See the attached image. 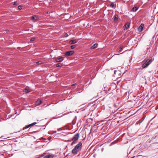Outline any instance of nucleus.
Segmentation results:
<instances>
[{
    "instance_id": "obj_21",
    "label": "nucleus",
    "mask_w": 158,
    "mask_h": 158,
    "mask_svg": "<svg viewBox=\"0 0 158 158\" xmlns=\"http://www.w3.org/2000/svg\"><path fill=\"white\" fill-rule=\"evenodd\" d=\"M123 48V46H121L119 49V51H118V52L119 53L121 52Z\"/></svg>"
},
{
    "instance_id": "obj_19",
    "label": "nucleus",
    "mask_w": 158,
    "mask_h": 158,
    "mask_svg": "<svg viewBox=\"0 0 158 158\" xmlns=\"http://www.w3.org/2000/svg\"><path fill=\"white\" fill-rule=\"evenodd\" d=\"M129 26V24H128L127 25V24H125V29L127 30Z\"/></svg>"
},
{
    "instance_id": "obj_12",
    "label": "nucleus",
    "mask_w": 158,
    "mask_h": 158,
    "mask_svg": "<svg viewBox=\"0 0 158 158\" xmlns=\"http://www.w3.org/2000/svg\"><path fill=\"white\" fill-rule=\"evenodd\" d=\"M42 101L41 100H40V99L38 100L36 102V105H40L42 103Z\"/></svg>"
},
{
    "instance_id": "obj_25",
    "label": "nucleus",
    "mask_w": 158,
    "mask_h": 158,
    "mask_svg": "<svg viewBox=\"0 0 158 158\" xmlns=\"http://www.w3.org/2000/svg\"><path fill=\"white\" fill-rule=\"evenodd\" d=\"M56 67H61V66L60 65V63H59L57 64H56Z\"/></svg>"
},
{
    "instance_id": "obj_33",
    "label": "nucleus",
    "mask_w": 158,
    "mask_h": 158,
    "mask_svg": "<svg viewBox=\"0 0 158 158\" xmlns=\"http://www.w3.org/2000/svg\"><path fill=\"white\" fill-rule=\"evenodd\" d=\"M117 71L116 70H114V74H115V73H116V72Z\"/></svg>"
},
{
    "instance_id": "obj_41",
    "label": "nucleus",
    "mask_w": 158,
    "mask_h": 158,
    "mask_svg": "<svg viewBox=\"0 0 158 158\" xmlns=\"http://www.w3.org/2000/svg\"><path fill=\"white\" fill-rule=\"evenodd\" d=\"M123 53V52H122V53H121V54H122Z\"/></svg>"
},
{
    "instance_id": "obj_37",
    "label": "nucleus",
    "mask_w": 158,
    "mask_h": 158,
    "mask_svg": "<svg viewBox=\"0 0 158 158\" xmlns=\"http://www.w3.org/2000/svg\"><path fill=\"white\" fill-rule=\"evenodd\" d=\"M53 74H52V75H51V76H53Z\"/></svg>"
},
{
    "instance_id": "obj_17",
    "label": "nucleus",
    "mask_w": 158,
    "mask_h": 158,
    "mask_svg": "<svg viewBox=\"0 0 158 158\" xmlns=\"http://www.w3.org/2000/svg\"><path fill=\"white\" fill-rule=\"evenodd\" d=\"M114 2H112L110 5V6L112 7H114L115 6Z\"/></svg>"
},
{
    "instance_id": "obj_22",
    "label": "nucleus",
    "mask_w": 158,
    "mask_h": 158,
    "mask_svg": "<svg viewBox=\"0 0 158 158\" xmlns=\"http://www.w3.org/2000/svg\"><path fill=\"white\" fill-rule=\"evenodd\" d=\"M76 45H73L70 46V48L72 49L76 47Z\"/></svg>"
},
{
    "instance_id": "obj_31",
    "label": "nucleus",
    "mask_w": 158,
    "mask_h": 158,
    "mask_svg": "<svg viewBox=\"0 0 158 158\" xmlns=\"http://www.w3.org/2000/svg\"><path fill=\"white\" fill-rule=\"evenodd\" d=\"M131 60H132V59H131V58L130 59V60H129V63L131 62Z\"/></svg>"
},
{
    "instance_id": "obj_30",
    "label": "nucleus",
    "mask_w": 158,
    "mask_h": 158,
    "mask_svg": "<svg viewBox=\"0 0 158 158\" xmlns=\"http://www.w3.org/2000/svg\"><path fill=\"white\" fill-rule=\"evenodd\" d=\"M135 148H133L131 151V152H134L135 151Z\"/></svg>"
},
{
    "instance_id": "obj_26",
    "label": "nucleus",
    "mask_w": 158,
    "mask_h": 158,
    "mask_svg": "<svg viewBox=\"0 0 158 158\" xmlns=\"http://www.w3.org/2000/svg\"><path fill=\"white\" fill-rule=\"evenodd\" d=\"M38 131H34L30 132L29 133L30 134H32L33 133H36Z\"/></svg>"
},
{
    "instance_id": "obj_39",
    "label": "nucleus",
    "mask_w": 158,
    "mask_h": 158,
    "mask_svg": "<svg viewBox=\"0 0 158 158\" xmlns=\"http://www.w3.org/2000/svg\"><path fill=\"white\" fill-rule=\"evenodd\" d=\"M53 74H52V75H51V76H53Z\"/></svg>"
},
{
    "instance_id": "obj_42",
    "label": "nucleus",
    "mask_w": 158,
    "mask_h": 158,
    "mask_svg": "<svg viewBox=\"0 0 158 158\" xmlns=\"http://www.w3.org/2000/svg\"><path fill=\"white\" fill-rule=\"evenodd\" d=\"M49 106V105H47V106Z\"/></svg>"
},
{
    "instance_id": "obj_5",
    "label": "nucleus",
    "mask_w": 158,
    "mask_h": 158,
    "mask_svg": "<svg viewBox=\"0 0 158 158\" xmlns=\"http://www.w3.org/2000/svg\"><path fill=\"white\" fill-rule=\"evenodd\" d=\"M64 58L63 57H58L56 59V62H60L64 60Z\"/></svg>"
},
{
    "instance_id": "obj_2",
    "label": "nucleus",
    "mask_w": 158,
    "mask_h": 158,
    "mask_svg": "<svg viewBox=\"0 0 158 158\" xmlns=\"http://www.w3.org/2000/svg\"><path fill=\"white\" fill-rule=\"evenodd\" d=\"M146 58L143 60V64L142 67L143 68H145L148 67L152 61V58L150 59Z\"/></svg>"
},
{
    "instance_id": "obj_38",
    "label": "nucleus",
    "mask_w": 158,
    "mask_h": 158,
    "mask_svg": "<svg viewBox=\"0 0 158 158\" xmlns=\"http://www.w3.org/2000/svg\"><path fill=\"white\" fill-rule=\"evenodd\" d=\"M53 74H52V75H51V76H53Z\"/></svg>"
},
{
    "instance_id": "obj_14",
    "label": "nucleus",
    "mask_w": 158,
    "mask_h": 158,
    "mask_svg": "<svg viewBox=\"0 0 158 158\" xmlns=\"http://www.w3.org/2000/svg\"><path fill=\"white\" fill-rule=\"evenodd\" d=\"M98 46V44L95 43L93 44L92 46L91 47L92 48H95L97 47Z\"/></svg>"
},
{
    "instance_id": "obj_18",
    "label": "nucleus",
    "mask_w": 158,
    "mask_h": 158,
    "mask_svg": "<svg viewBox=\"0 0 158 158\" xmlns=\"http://www.w3.org/2000/svg\"><path fill=\"white\" fill-rule=\"evenodd\" d=\"M29 127V126H28V125H26L25 126V127H23V129L22 130H24L26 129H27Z\"/></svg>"
},
{
    "instance_id": "obj_3",
    "label": "nucleus",
    "mask_w": 158,
    "mask_h": 158,
    "mask_svg": "<svg viewBox=\"0 0 158 158\" xmlns=\"http://www.w3.org/2000/svg\"><path fill=\"white\" fill-rule=\"evenodd\" d=\"M74 53V51H67L64 53V55L65 56L67 57L72 55Z\"/></svg>"
},
{
    "instance_id": "obj_32",
    "label": "nucleus",
    "mask_w": 158,
    "mask_h": 158,
    "mask_svg": "<svg viewBox=\"0 0 158 158\" xmlns=\"http://www.w3.org/2000/svg\"><path fill=\"white\" fill-rule=\"evenodd\" d=\"M76 85V84H74L72 85V86H74Z\"/></svg>"
},
{
    "instance_id": "obj_23",
    "label": "nucleus",
    "mask_w": 158,
    "mask_h": 158,
    "mask_svg": "<svg viewBox=\"0 0 158 158\" xmlns=\"http://www.w3.org/2000/svg\"><path fill=\"white\" fill-rule=\"evenodd\" d=\"M73 142L71 143V146L73 145V144L76 143V142H75L76 141H74V140H72Z\"/></svg>"
},
{
    "instance_id": "obj_28",
    "label": "nucleus",
    "mask_w": 158,
    "mask_h": 158,
    "mask_svg": "<svg viewBox=\"0 0 158 158\" xmlns=\"http://www.w3.org/2000/svg\"><path fill=\"white\" fill-rule=\"evenodd\" d=\"M17 2H15L14 3L13 5H15L17 4Z\"/></svg>"
},
{
    "instance_id": "obj_40",
    "label": "nucleus",
    "mask_w": 158,
    "mask_h": 158,
    "mask_svg": "<svg viewBox=\"0 0 158 158\" xmlns=\"http://www.w3.org/2000/svg\"><path fill=\"white\" fill-rule=\"evenodd\" d=\"M124 73H125V72H124V73H123V74H124Z\"/></svg>"
},
{
    "instance_id": "obj_1",
    "label": "nucleus",
    "mask_w": 158,
    "mask_h": 158,
    "mask_svg": "<svg viewBox=\"0 0 158 158\" xmlns=\"http://www.w3.org/2000/svg\"><path fill=\"white\" fill-rule=\"evenodd\" d=\"M82 143L80 142L77 144L72 151V152L74 155H76L77 152L81 148Z\"/></svg>"
},
{
    "instance_id": "obj_24",
    "label": "nucleus",
    "mask_w": 158,
    "mask_h": 158,
    "mask_svg": "<svg viewBox=\"0 0 158 158\" xmlns=\"http://www.w3.org/2000/svg\"><path fill=\"white\" fill-rule=\"evenodd\" d=\"M22 9V6L21 5H19L18 6V9L19 10H21Z\"/></svg>"
},
{
    "instance_id": "obj_6",
    "label": "nucleus",
    "mask_w": 158,
    "mask_h": 158,
    "mask_svg": "<svg viewBox=\"0 0 158 158\" xmlns=\"http://www.w3.org/2000/svg\"><path fill=\"white\" fill-rule=\"evenodd\" d=\"M144 26V24L142 23L139 25L138 28V30L139 32H141L142 31Z\"/></svg>"
},
{
    "instance_id": "obj_10",
    "label": "nucleus",
    "mask_w": 158,
    "mask_h": 158,
    "mask_svg": "<svg viewBox=\"0 0 158 158\" xmlns=\"http://www.w3.org/2000/svg\"><path fill=\"white\" fill-rule=\"evenodd\" d=\"M77 41L75 40H71L70 41L69 43L70 44H73L77 43Z\"/></svg>"
},
{
    "instance_id": "obj_20",
    "label": "nucleus",
    "mask_w": 158,
    "mask_h": 158,
    "mask_svg": "<svg viewBox=\"0 0 158 158\" xmlns=\"http://www.w3.org/2000/svg\"><path fill=\"white\" fill-rule=\"evenodd\" d=\"M42 62L41 61H37L36 63V64H42Z\"/></svg>"
},
{
    "instance_id": "obj_13",
    "label": "nucleus",
    "mask_w": 158,
    "mask_h": 158,
    "mask_svg": "<svg viewBox=\"0 0 158 158\" xmlns=\"http://www.w3.org/2000/svg\"><path fill=\"white\" fill-rule=\"evenodd\" d=\"M143 157V156L142 155H139L136 156H133L132 157H131V158H142Z\"/></svg>"
},
{
    "instance_id": "obj_35",
    "label": "nucleus",
    "mask_w": 158,
    "mask_h": 158,
    "mask_svg": "<svg viewBox=\"0 0 158 158\" xmlns=\"http://www.w3.org/2000/svg\"><path fill=\"white\" fill-rule=\"evenodd\" d=\"M56 77H57V74H56Z\"/></svg>"
},
{
    "instance_id": "obj_36",
    "label": "nucleus",
    "mask_w": 158,
    "mask_h": 158,
    "mask_svg": "<svg viewBox=\"0 0 158 158\" xmlns=\"http://www.w3.org/2000/svg\"><path fill=\"white\" fill-rule=\"evenodd\" d=\"M81 93V92H78V93H77V94L78 93Z\"/></svg>"
},
{
    "instance_id": "obj_16",
    "label": "nucleus",
    "mask_w": 158,
    "mask_h": 158,
    "mask_svg": "<svg viewBox=\"0 0 158 158\" xmlns=\"http://www.w3.org/2000/svg\"><path fill=\"white\" fill-rule=\"evenodd\" d=\"M23 91L26 93H28L30 92V90L27 88H25L24 89Z\"/></svg>"
},
{
    "instance_id": "obj_11",
    "label": "nucleus",
    "mask_w": 158,
    "mask_h": 158,
    "mask_svg": "<svg viewBox=\"0 0 158 158\" xmlns=\"http://www.w3.org/2000/svg\"><path fill=\"white\" fill-rule=\"evenodd\" d=\"M139 8L136 6L133 7L131 9V11L133 12H136L138 9Z\"/></svg>"
},
{
    "instance_id": "obj_4",
    "label": "nucleus",
    "mask_w": 158,
    "mask_h": 158,
    "mask_svg": "<svg viewBox=\"0 0 158 158\" xmlns=\"http://www.w3.org/2000/svg\"><path fill=\"white\" fill-rule=\"evenodd\" d=\"M79 136V133L76 134L73 136L72 140L74 141H77L78 140Z\"/></svg>"
},
{
    "instance_id": "obj_29",
    "label": "nucleus",
    "mask_w": 158,
    "mask_h": 158,
    "mask_svg": "<svg viewBox=\"0 0 158 158\" xmlns=\"http://www.w3.org/2000/svg\"><path fill=\"white\" fill-rule=\"evenodd\" d=\"M68 35L67 33H65L64 34V37H67L68 36Z\"/></svg>"
},
{
    "instance_id": "obj_9",
    "label": "nucleus",
    "mask_w": 158,
    "mask_h": 158,
    "mask_svg": "<svg viewBox=\"0 0 158 158\" xmlns=\"http://www.w3.org/2000/svg\"><path fill=\"white\" fill-rule=\"evenodd\" d=\"M118 16L117 15H115L114 16V22H117L118 21Z\"/></svg>"
},
{
    "instance_id": "obj_15",
    "label": "nucleus",
    "mask_w": 158,
    "mask_h": 158,
    "mask_svg": "<svg viewBox=\"0 0 158 158\" xmlns=\"http://www.w3.org/2000/svg\"><path fill=\"white\" fill-rule=\"evenodd\" d=\"M37 124V123L36 122H34L32 123H31L30 124H28V126H29V127H31L33 126H34V125L36 124Z\"/></svg>"
},
{
    "instance_id": "obj_8",
    "label": "nucleus",
    "mask_w": 158,
    "mask_h": 158,
    "mask_svg": "<svg viewBox=\"0 0 158 158\" xmlns=\"http://www.w3.org/2000/svg\"><path fill=\"white\" fill-rule=\"evenodd\" d=\"M54 155L53 154H49L48 155L44 156L43 158H53Z\"/></svg>"
},
{
    "instance_id": "obj_27",
    "label": "nucleus",
    "mask_w": 158,
    "mask_h": 158,
    "mask_svg": "<svg viewBox=\"0 0 158 158\" xmlns=\"http://www.w3.org/2000/svg\"><path fill=\"white\" fill-rule=\"evenodd\" d=\"M35 40V38H32L30 39V41H34Z\"/></svg>"
},
{
    "instance_id": "obj_34",
    "label": "nucleus",
    "mask_w": 158,
    "mask_h": 158,
    "mask_svg": "<svg viewBox=\"0 0 158 158\" xmlns=\"http://www.w3.org/2000/svg\"><path fill=\"white\" fill-rule=\"evenodd\" d=\"M150 48V47H149V48H148V50L149 49V48ZM148 50H147V52H148Z\"/></svg>"
},
{
    "instance_id": "obj_7",
    "label": "nucleus",
    "mask_w": 158,
    "mask_h": 158,
    "mask_svg": "<svg viewBox=\"0 0 158 158\" xmlns=\"http://www.w3.org/2000/svg\"><path fill=\"white\" fill-rule=\"evenodd\" d=\"M38 16L36 15H33L31 17V19L33 21H36L38 19Z\"/></svg>"
}]
</instances>
